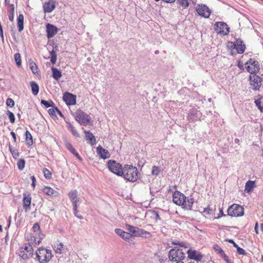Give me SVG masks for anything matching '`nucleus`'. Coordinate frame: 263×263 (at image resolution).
Returning <instances> with one entry per match:
<instances>
[{
    "mask_svg": "<svg viewBox=\"0 0 263 263\" xmlns=\"http://www.w3.org/2000/svg\"><path fill=\"white\" fill-rule=\"evenodd\" d=\"M173 202L178 205H181L183 209L191 210L194 199L187 198L183 194L179 191H176L173 196Z\"/></svg>",
    "mask_w": 263,
    "mask_h": 263,
    "instance_id": "1",
    "label": "nucleus"
},
{
    "mask_svg": "<svg viewBox=\"0 0 263 263\" xmlns=\"http://www.w3.org/2000/svg\"><path fill=\"white\" fill-rule=\"evenodd\" d=\"M53 257L51 251L44 247H41L35 251V258L40 263H47Z\"/></svg>",
    "mask_w": 263,
    "mask_h": 263,
    "instance_id": "2",
    "label": "nucleus"
},
{
    "mask_svg": "<svg viewBox=\"0 0 263 263\" xmlns=\"http://www.w3.org/2000/svg\"><path fill=\"white\" fill-rule=\"evenodd\" d=\"M123 176L125 180L135 182L138 179V170L136 167L131 165H125L122 168Z\"/></svg>",
    "mask_w": 263,
    "mask_h": 263,
    "instance_id": "3",
    "label": "nucleus"
},
{
    "mask_svg": "<svg viewBox=\"0 0 263 263\" xmlns=\"http://www.w3.org/2000/svg\"><path fill=\"white\" fill-rule=\"evenodd\" d=\"M126 229L135 237H141L145 238H150L151 234L144 229L132 226L129 224L126 225Z\"/></svg>",
    "mask_w": 263,
    "mask_h": 263,
    "instance_id": "4",
    "label": "nucleus"
},
{
    "mask_svg": "<svg viewBox=\"0 0 263 263\" xmlns=\"http://www.w3.org/2000/svg\"><path fill=\"white\" fill-rule=\"evenodd\" d=\"M185 252L182 249L175 247L170 250L168 254V258L171 261H182L185 258Z\"/></svg>",
    "mask_w": 263,
    "mask_h": 263,
    "instance_id": "5",
    "label": "nucleus"
},
{
    "mask_svg": "<svg viewBox=\"0 0 263 263\" xmlns=\"http://www.w3.org/2000/svg\"><path fill=\"white\" fill-rule=\"evenodd\" d=\"M76 120L81 125L86 126L90 122L89 116L83 111L79 109L75 112Z\"/></svg>",
    "mask_w": 263,
    "mask_h": 263,
    "instance_id": "6",
    "label": "nucleus"
},
{
    "mask_svg": "<svg viewBox=\"0 0 263 263\" xmlns=\"http://www.w3.org/2000/svg\"><path fill=\"white\" fill-rule=\"evenodd\" d=\"M228 215L231 217L242 216L244 214L243 208L236 204L231 205L227 210Z\"/></svg>",
    "mask_w": 263,
    "mask_h": 263,
    "instance_id": "7",
    "label": "nucleus"
},
{
    "mask_svg": "<svg viewBox=\"0 0 263 263\" xmlns=\"http://www.w3.org/2000/svg\"><path fill=\"white\" fill-rule=\"evenodd\" d=\"M107 166L109 170L119 176H123L122 165L115 160H110L108 161Z\"/></svg>",
    "mask_w": 263,
    "mask_h": 263,
    "instance_id": "8",
    "label": "nucleus"
},
{
    "mask_svg": "<svg viewBox=\"0 0 263 263\" xmlns=\"http://www.w3.org/2000/svg\"><path fill=\"white\" fill-rule=\"evenodd\" d=\"M246 68L251 74H256L259 72V67L258 62L250 59L245 63Z\"/></svg>",
    "mask_w": 263,
    "mask_h": 263,
    "instance_id": "9",
    "label": "nucleus"
},
{
    "mask_svg": "<svg viewBox=\"0 0 263 263\" xmlns=\"http://www.w3.org/2000/svg\"><path fill=\"white\" fill-rule=\"evenodd\" d=\"M214 29L218 34L227 35L229 32V28L228 25L223 22H217L214 25Z\"/></svg>",
    "mask_w": 263,
    "mask_h": 263,
    "instance_id": "10",
    "label": "nucleus"
},
{
    "mask_svg": "<svg viewBox=\"0 0 263 263\" xmlns=\"http://www.w3.org/2000/svg\"><path fill=\"white\" fill-rule=\"evenodd\" d=\"M32 230L34 232L36 233V235H39L38 237L33 236V239L31 238V240L33 241L32 243H34L35 245H39L41 242V240L43 239L44 235L40 233V227L38 223H35L33 224Z\"/></svg>",
    "mask_w": 263,
    "mask_h": 263,
    "instance_id": "11",
    "label": "nucleus"
},
{
    "mask_svg": "<svg viewBox=\"0 0 263 263\" xmlns=\"http://www.w3.org/2000/svg\"><path fill=\"white\" fill-rule=\"evenodd\" d=\"M198 14L205 18H208L211 14L209 8L205 5H198L196 7Z\"/></svg>",
    "mask_w": 263,
    "mask_h": 263,
    "instance_id": "12",
    "label": "nucleus"
},
{
    "mask_svg": "<svg viewBox=\"0 0 263 263\" xmlns=\"http://www.w3.org/2000/svg\"><path fill=\"white\" fill-rule=\"evenodd\" d=\"M251 85L255 90L258 89L261 85V79L256 74L250 76Z\"/></svg>",
    "mask_w": 263,
    "mask_h": 263,
    "instance_id": "13",
    "label": "nucleus"
},
{
    "mask_svg": "<svg viewBox=\"0 0 263 263\" xmlns=\"http://www.w3.org/2000/svg\"><path fill=\"white\" fill-rule=\"evenodd\" d=\"M63 99L68 105H73L76 103V96L69 92H65Z\"/></svg>",
    "mask_w": 263,
    "mask_h": 263,
    "instance_id": "14",
    "label": "nucleus"
},
{
    "mask_svg": "<svg viewBox=\"0 0 263 263\" xmlns=\"http://www.w3.org/2000/svg\"><path fill=\"white\" fill-rule=\"evenodd\" d=\"M55 1L53 0H49L45 2L43 4V9L45 13H50L55 8Z\"/></svg>",
    "mask_w": 263,
    "mask_h": 263,
    "instance_id": "15",
    "label": "nucleus"
},
{
    "mask_svg": "<svg viewBox=\"0 0 263 263\" xmlns=\"http://www.w3.org/2000/svg\"><path fill=\"white\" fill-rule=\"evenodd\" d=\"M47 37L51 39L58 32V29L55 26L48 23L46 25Z\"/></svg>",
    "mask_w": 263,
    "mask_h": 263,
    "instance_id": "16",
    "label": "nucleus"
},
{
    "mask_svg": "<svg viewBox=\"0 0 263 263\" xmlns=\"http://www.w3.org/2000/svg\"><path fill=\"white\" fill-rule=\"evenodd\" d=\"M186 252L190 259H194L198 261L201 260L202 258V255L195 250H188Z\"/></svg>",
    "mask_w": 263,
    "mask_h": 263,
    "instance_id": "17",
    "label": "nucleus"
},
{
    "mask_svg": "<svg viewBox=\"0 0 263 263\" xmlns=\"http://www.w3.org/2000/svg\"><path fill=\"white\" fill-rule=\"evenodd\" d=\"M201 113L196 108L191 109L188 114L187 119L189 121L196 120L200 116Z\"/></svg>",
    "mask_w": 263,
    "mask_h": 263,
    "instance_id": "18",
    "label": "nucleus"
},
{
    "mask_svg": "<svg viewBox=\"0 0 263 263\" xmlns=\"http://www.w3.org/2000/svg\"><path fill=\"white\" fill-rule=\"evenodd\" d=\"M233 45L238 53H242L245 51L246 46L240 39H237Z\"/></svg>",
    "mask_w": 263,
    "mask_h": 263,
    "instance_id": "19",
    "label": "nucleus"
},
{
    "mask_svg": "<svg viewBox=\"0 0 263 263\" xmlns=\"http://www.w3.org/2000/svg\"><path fill=\"white\" fill-rule=\"evenodd\" d=\"M31 197L30 194H24L23 207L26 212L30 210Z\"/></svg>",
    "mask_w": 263,
    "mask_h": 263,
    "instance_id": "20",
    "label": "nucleus"
},
{
    "mask_svg": "<svg viewBox=\"0 0 263 263\" xmlns=\"http://www.w3.org/2000/svg\"><path fill=\"white\" fill-rule=\"evenodd\" d=\"M97 153L103 159H107L110 157V154L107 150L103 148L102 146H99L97 147Z\"/></svg>",
    "mask_w": 263,
    "mask_h": 263,
    "instance_id": "21",
    "label": "nucleus"
},
{
    "mask_svg": "<svg viewBox=\"0 0 263 263\" xmlns=\"http://www.w3.org/2000/svg\"><path fill=\"white\" fill-rule=\"evenodd\" d=\"M53 248L57 254H61L64 252L65 250L66 249V246L62 242H58L54 245Z\"/></svg>",
    "mask_w": 263,
    "mask_h": 263,
    "instance_id": "22",
    "label": "nucleus"
},
{
    "mask_svg": "<svg viewBox=\"0 0 263 263\" xmlns=\"http://www.w3.org/2000/svg\"><path fill=\"white\" fill-rule=\"evenodd\" d=\"M115 232L117 234L126 240H129L132 236V234H130V232H126L120 229H116Z\"/></svg>",
    "mask_w": 263,
    "mask_h": 263,
    "instance_id": "23",
    "label": "nucleus"
},
{
    "mask_svg": "<svg viewBox=\"0 0 263 263\" xmlns=\"http://www.w3.org/2000/svg\"><path fill=\"white\" fill-rule=\"evenodd\" d=\"M68 196L71 202H79L80 201V198H78V192L76 190L70 191L68 193Z\"/></svg>",
    "mask_w": 263,
    "mask_h": 263,
    "instance_id": "24",
    "label": "nucleus"
},
{
    "mask_svg": "<svg viewBox=\"0 0 263 263\" xmlns=\"http://www.w3.org/2000/svg\"><path fill=\"white\" fill-rule=\"evenodd\" d=\"M85 134V139L86 141L89 142L90 144L92 145L96 143V140L93 135L89 131H84Z\"/></svg>",
    "mask_w": 263,
    "mask_h": 263,
    "instance_id": "25",
    "label": "nucleus"
},
{
    "mask_svg": "<svg viewBox=\"0 0 263 263\" xmlns=\"http://www.w3.org/2000/svg\"><path fill=\"white\" fill-rule=\"evenodd\" d=\"M24 15L22 14H19L17 18V27L20 32H21L24 29Z\"/></svg>",
    "mask_w": 263,
    "mask_h": 263,
    "instance_id": "26",
    "label": "nucleus"
},
{
    "mask_svg": "<svg viewBox=\"0 0 263 263\" xmlns=\"http://www.w3.org/2000/svg\"><path fill=\"white\" fill-rule=\"evenodd\" d=\"M8 11L9 12V14L8 16L9 20L12 22L14 19V4H10L9 6L7 7Z\"/></svg>",
    "mask_w": 263,
    "mask_h": 263,
    "instance_id": "27",
    "label": "nucleus"
},
{
    "mask_svg": "<svg viewBox=\"0 0 263 263\" xmlns=\"http://www.w3.org/2000/svg\"><path fill=\"white\" fill-rule=\"evenodd\" d=\"M51 70L52 72V77L55 80H59V79L62 77L61 72L55 67H51Z\"/></svg>",
    "mask_w": 263,
    "mask_h": 263,
    "instance_id": "28",
    "label": "nucleus"
},
{
    "mask_svg": "<svg viewBox=\"0 0 263 263\" xmlns=\"http://www.w3.org/2000/svg\"><path fill=\"white\" fill-rule=\"evenodd\" d=\"M43 192L49 196H55L57 193L52 188L48 186H45L43 189Z\"/></svg>",
    "mask_w": 263,
    "mask_h": 263,
    "instance_id": "29",
    "label": "nucleus"
},
{
    "mask_svg": "<svg viewBox=\"0 0 263 263\" xmlns=\"http://www.w3.org/2000/svg\"><path fill=\"white\" fill-rule=\"evenodd\" d=\"M30 87L32 93L36 96L38 94L39 91V87L37 83L34 81H31L30 83Z\"/></svg>",
    "mask_w": 263,
    "mask_h": 263,
    "instance_id": "30",
    "label": "nucleus"
},
{
    "mask_svg": "<svg viewBox=\"0 0 263 263\" xmlns=\"http://www.w3.org/2000/svg\"><path fill=\"white\" fill-rule=\"evenodd\" d=\"M255 187V182L252 181H248L246 182L245 191L247 193H250Z\"/></svg>",
    "mask_w": 263,
    "mask_h": 263,
    "instance_id": "31",
    "label": "nucleus"
},
{
    "mask_svg": "<svg viewBox=\"0 0 263 263\" xmlns=\"http://www.w3.org/2000/svg\"><path fill=\"white\" fill-rule=\"evenodd\" d=\"M41 103V104L44 105L46 108H48L49 107H54L55 106V104L52 100L46 101L45 100H42Z\"/></svg>",
    "mask_w": 263,
    "mask_h": 263,
    "instance_id": "32",
    "label": "nucleus"
},
{
    "mask_svg": "<svg viewBox=\"0 0 263 263\" xmlns=\"http://www.w3.org/2000/svg\"><path fill=\"white\" fill-rule=\"evenodd\" d=\"M67 124L68 125V128L70 130L72 134L77 137H79V134L77 132V130L73 126V125H72L70 123H69V122H67Z\"/></svg>",
    "mask_w": 263,
    "mask_h": 263,
    "instance_id": "33",
    "label": "nucleus"
},
{
    "mask_svg": "<svg viewBox=\"0 0 263 263\" xmlns=\"http://www.w3.org/2000/svg\"><path fill=\"white\" fill-rule=\"evenodd\" d=\"M30 68L32 71V72L36 74H38V67L36 64L32 61L30 62L29 63Z\"/></svg>",
    "mask_w": 263,
    "mask_h": 263,
    "instance_id": "34",
    "label": "nucleus"
},
{
    "mask_svg": "<svg viewBox=\"0 0 263 263\" xmlns=\"http://www.w3.org/2000/svg\"><path fill=\"white\" fill-rule=\"evenodd\" d=\"M177 3L179 4V7L184 9L187 8L189 6L188 0H177Z\"/></svg>",
    "mask_w": 263,
    "mask_h": 263,
    "instance_id": "35",
    "label": "nucleus"
},
{
    "mask_svg": "<svg viewBox=\"0 0 263 263\" xmlns=\"http://www.w3.org/2000/svg\"><path fill=\"white\" fill-rule=\"evenodd\" d=\"M18 255L24 259H28L31 256V254L25 252L24 250H22L21 249H20Z\"/></svg>",
    "mask_w": 263,
    "mask_h": 263,
    "instance_id": "36",
    "label": "nucleus"
},
{
    "mask_svg": "<svg viewBox=\"0 0 263 263\" xmlns=\"http://www.w3.org/2000/svg\"><path fill=\"white\" fill-rule=\"evenodd\" d=\"M25 136L27 144L29 145H32L33 143L32 137L31 134L28 130L26 132Z\"/></svg>",
    "mask_w": 263,
    "mask_h": 263,
    "instance_id": "37",
    "label": "nucleus"
},
{
    "mask_svg": "<svg viewBox=\"0 0 263 263\" xmlns=\"http://www.w3.org/2000/svg\"><path fill=\"white\" fill-rule=\"evenodd\" d=\"M20 249H21L22 250H24L25 251V252L26 253H28L29 254H30L31 255L32 254V253H33L32 248L31 246H30L29 244L25 245L24 247H22Z\"/></svg>",
    "mask_w": 263,
    "mask_h": 263,
    "instance_id": "38",
    "label": "nucleus"
},
{
    "mask_svg": "<svg viewBox=\"0 0 263 263\" xmlns=\"http://www.w3.org/2000/svg\"><path fill=\"white\" fill-rule=\"evenodd\" d=\"M213 249L215 251H216L220 256L224 255V252L223 250L221 248V247L216 244L213 246Z\"/></svg>",
    "mask_w": 263,
    "mask_h": 263,
    "instance_id": "39",
    "label": "nucleus"
},
{
    "mask_svg": "<svg viewBox=\"0 0 263 263\" xmlns=\"http://www.w3.org/2000/svg\"><path fill=\"white\" fill-rule=\"evenodd\" d=\"M161 168L155 165L153 166L152 170V174L154 176H158L161 172Z\"/></svg>",
    "mask_w": 263,
    "mask_h": 263,
    "instance_id": "40",
    "label": "nucleus"
},
{
    "mask_svg": "<svg viewBox=\"0 0 263 263\" xmlns=\"http://www.w3.org/2000/svg\"><path fill=\"white\" fill-rule=\"evenodd\" d=\"M44 177L48 179L51 178V173L47 168H44L43 170Z\"/></svg>",
    "mask_w": 263,
    "mask_h": 263,
    "instance_id": "41",
    "label": "nucleus"
},
{
    "mask_svg": "<svg viewBox=\"0 0 263 263\" xmlns=\"http://www.w3.org/2000/svg\"><path fill=\"white\" fill-rule=\"evenodd\" d=\"M25 161L24 159H20L17 162V167L19 170H22L25 167Z\"/></svg>",
    "mask_w": 263,
    "mask_h": 263,
    "instance_id": "42",
    "label": "nucleus"
},
{
    "mask_svg": "<svg viewBox=\"0 0 263 263\" xmlns=\"http://www.w3.org/2000/svg\"><path fill=\"white\" fill-rule=\"evenodd\" d=\"M14 58L16 62V63L18 66H21V55L20 53H17L14 54Z\"/></svg>",
    "mask_w": 263,
    "mask_h": 263,
    "instance_id": "43",
    "label": "nucleus"
},
{
    "mask_svg": "<svg viewBox=\"0 0 263 263\" xmlns=\"http://www.w3.org/2000/svg\"><path fill=\"white\" fill-rule=\"evenodd\" d=\"M7 115L8 116V117L11 123H13L15 122V117L13 112L9 110H7Z\"/></svg>",
    "mask_w": 263,
    "mask_h": 263,
    "instance_id": "44",
    "label": "nucleus"
},
{
    "mask_svg": "<svg viewBox=\"0 0 263 263\" xmlns=\"http://www.w3.org/2000/svg\"><path fill=\"white\" fill-rule=\"evenodd\" d=\"M6 105L10 107H12L14 105V101L11 98H8L6 100Z\"/></svg>",
    "mask_w": 263,
    "mask_h": 263,
    "instance_id": "45",
    "label": "nucleus"
},
{
    "mask_svg": "<svg viewBox=\"0 0 263 263\" xmlns=\"http://www.w3.org/2000/svg\"><path fill=\"white\" fill-rule=\"evenodd\" d=\"M260 99H261V98L255 100V103L256 105L258 107V109L260 110V111L262 112L263 111V107L260 105V103H261Z\"/></svg>",
    "mask_w": 263,
    "mask_h": 263,
    "instance_id": "46",
    "label": "nucleus"
},
{
    "mask_svg": "<svg viewBox=\"0 0 263 263\" xmlns=\"http://www.w3.org/2000/svg\"><path fill=\"white\" fill-rule=\"evenodd\" d=\"M66 147L71 153L72 151H74V148L72 145L68 142H67L65 144Z\"/></svg>",
    "mask_w": 263,
    "mask_h": 263,
    "instance_id": "47",
    "label": "nucleus"
},
{
    "mask_svg": "<svg viewBox=\"0 0 263 263\" xmlns=\"http://www.w3.org/2000/svg\"><path fill=\"white\" fill-rule=\"evenodd\" d=\"M236 248H237V252L239 254H241V255H245L246 254V251H245L244 249H243L242 248L239 247V246H238L237 247H236Z\"/></svg>",
    "mask_w": 263,
    "mask_h": 263,
    "instance_id": "48",
    "label": "nucleus"
},
{
    "mask_svg": "<svg viewBox=\"0 0 263 263\" xmlns=\"http://www.w3.org/2000/svg\"><path fill=\"white\" fill-rule=\"evenodd\" d=\"M203 213L206 215H211L213 213V211L210 208H206L204 209Z\"/></svg>",
    "mask_w": 263,
    "mask_h": 263,
    "instance_id": "49",
    "label": "nucleus"
},
{
    "mask_svg": "<svg viewBox=\"0 0 263 263\" xmlns=\"http://www.w3.org/2000/svg\"><path fill=\"white\" fill-rule=\"evenodd\" d=\"M55 107L54 108H50L48 110V112L52 116H55Z\"/></svg>",
    "mask_w": 263,
    "mask_h": 263,
    "instance_id": "50",
    "label": "nucleus"
},
{
    "mask_svg": "<svg viewBox=\"0 0 263 263\" xmlns=\"http://www.w3.org/2000/svg\"><path fill=\"white\" fill-rule=\"evenodd\" d=\"M71 153H72L78 159H79V160H80V161L82 160V158L80 157L79 154L76 152L75 149H74V151L71 152Z\"/></svg>",
    "mask_w": 263,
    "mask_h": 263,
    "instance_id": "51",
    "label": "nucleus"
},
{
    "mask_svg": "<svg viewBox=\"0 0 263 263\" xmlns=\"http://www.w3.org/2000/svg\"><path fill=\"white\" fill-rule=\"evenodd\" d=\"M78 213H79V211L78 210H77V211H73V213H74V216H76L77 218H78L80 219H82L83 218V217H82V215H79L78 214Z\"/></svg>",
    "mask_w": 263,
    "mask_h": 263,
    "instance_id": "52",
    "label": "nucleus"
},
{
    "mask_svg": "<svg viewBox=\"0 0 263 263\" xmlns=\"http://www.w3.org/2000/svg\"><path fill=\"white\" fill-rule=\"evenodd\" d=\"M30 179H31L32 180V186L33 188H34L35 187V182H36V179H35V178L34 176H31L30 177Z\"/></svg>",
    "mask_w": 263,
    "mask_h": 263,
    "instance_id": "53",
    "label": "nucleus"
},
{
    "mask_svg": "<svg viewBox=\"0 0 263 263\" xmlns=\"http://www.w3.org/2000/svg\"><path fill=\"white\" fill-rule=\"evenodd\" d=\"M57 55H52L51 56L50 61L53 64H54L57 61Z\"/></svg>",
    "mask_w": 263,
    "mask_h": 263,
    "instance_id": "54",
    "label": "nucleus"
},
{
    "mask_svg": "<svg viewBox=\"0 0 263 263\" xmlns=\"http://www.w3.org/2000/svg\"><path fill=\"white\" fill-rule=\"evenodd\" d=\"M57 47H55L52 50L50 51V54L51 56L52 55H57Z\"/></svg>",
    "mask_w": 263,
    "mask_h": 263,
    "instance_id": "55",
    "label": "nucleus"
},
{
    "mask_svg": "<svg viewBox=\"0 0 263 263\" xmlns=\"http://www.w3.org/2000/svg\"><path fill=\"white\" fill-rule=\"evenodd\" d=\"M221 256L223 257L224 259L225 260V261L227 262H228V263H232L231 261L229 259L228 256H227L225 253H224V255H222Z\"/></svg>",
    "mask_w": 263,
    "mask_h": 263,
    "instance_id": "56",
    "label": "nucleus"
},
{
    "mask_svg": "<svg viewBox=\"0 0 263 263\" xmlns=\"http://www.w3.org/2000/svg\"><path fill=\"white\" fill-rule=\"evenodd\" d=\"M79 202H72V205H73V211H77V210H78V203Z\"/></svg>",
    "mask_w": 263,
    "mask_h": 263,
    "instance_id": "57",
    "label": "nucleus"
},
{
    "mask_svg": "<svg viewBox=\"0 0 263 263\" xmlns=\"http://www.w3.org/2000/svg\"><path fill=\"white\" fill-rule=\"evenodd\" d=\"M227 241L232 243L233 245V246L235 248L238 246L232 239H228Z\"/></svg>",
    "mask_w": 263,
    "mask_h": 263,
    "instance_id": "58",
    "label": "nucleus"
},
{
    "mask_svg": "<svg viewBox=\"0 0 263 263\" xmlns=\"http://www.w3.org/2000/svg\"><path fill=\"white\" fill-rule=\"evenodd\" d=\"M55 110L57 111L58 114L60 115V117H64L62 112L57 107H55Z\"/></svg>",
    "mask_w": 263,
    "mask_h": 263,
    "instance_id": "59",
    "label": "nucleus"
},
{
    "mask_svg": "<svg viewBox=\"0 0 263 263\" xmlns=\"http://www.w3.org/2000/svg\"><path fill=\"white\" fill-rule=\"evenodd\" d=\"M11 136H12V137L13 138L14 141L16 142V138L15 134L13 132H11Z\"/></svg>",
    "mask_w": 263,
    "mask_h": 263,
    "instance_id": "60",
    "label": "nucleus"
},
{
    "mask_svg": "<svg viewBox=\"0 0 263 263\" xmlns=\"http://www.w3.org/2000/svg\"><path fill=\"white\" fill-rule=\"evenodd\" d=\"M254 229H255V231L256 233L258 234V223L257 222H256V223H255Z\"/></svg>",
    "mask_w": 263,
    "mask_h": 263,
    "instance_id": "61",
    "label": "nucleus"
},
{
    "mask_svg": "<svg viewBox=\"0 0 263 263\" xmlns=\"http://www.w3.org/2000/svg\"><path fill=\"white\" fill-rule=\"evenodd\" d=\"M10 1V0H5V4H6V5L7 6V7L10 5L9 4Z\"/></svg>",
    "mask_w": 263,
    "mask_h": 263,
    "instance_id": "62",
    "label": "nucleus"
},
{
    "mask_svg": "<svg viewBox=\"0 0 263 263\" xmlns=\"http://www.w3.org/2000/svg\"><path fill=\"white\" fill-rule=\"evenodd\" d=\"M156 218L157 219H159V220L161 219V218L160 217V216H159V215L158 213L156 214Z\"/></svg>",
    "mask_w": 263,
    "mask_h": 263,
    "instance_id": "63",
    "label": "nucleus"
},
{
    "mask_svg": "<svg viewBox=\"0 0 263 263\" xmlns=\"http://www.w3.org/2000/svg\"><path fill=\"white\" fill-rule=\"evenodd\" d=\"M9 148H10V151H11V152L12 154L13 155H14L15 154V152H14V151H12V149H11V147H10V146H9Z\"/></svg>",
    "mask_w": 263,
    "mask_h": 263,
    "instance_id": "64",
    "label": "nucleus"
}]
</instances>
